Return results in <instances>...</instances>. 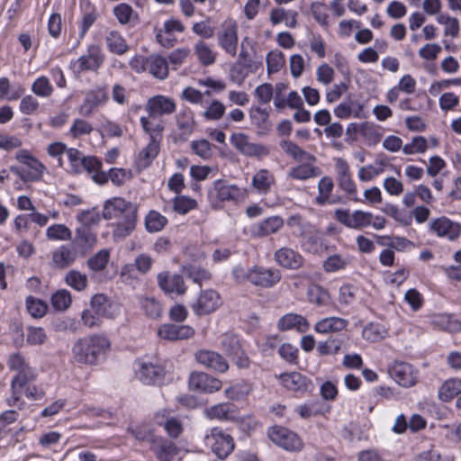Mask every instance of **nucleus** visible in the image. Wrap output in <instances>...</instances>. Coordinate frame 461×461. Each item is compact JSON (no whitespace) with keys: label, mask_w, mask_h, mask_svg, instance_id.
Returning a JSON list of instances; mask_svg holds the SVG:
<instances>
[{"label":"nucleus","mask_w":461,"mask_h":461,"mask_svg":"<svg viewBox=\"0 0 461 461\" xmlns=\"http://www.w3.org/2000/svg\"><path fill=\"white\" fill-rule=\"evenodd\" d=\"M36 378L35 371L29 366L20 370L16 376L12 381V391L14 401L19 399V395L22 393L23 389L29 383L34 381Z\"/></svg>","instance_id":"obj_36"},{"label":"nucleus","mask_w":461,"mask_h":461,"mask_svg":"<svg viewBox=\"0 0 461 461\" xmlns=\"http://www.w3.org/2000/svg\"><path fill=\"white\" fill-rule=\"evenodd\" d=\"M222 303L220 294L212 289L202 291L193 310L197 315H206L216 311Z\"/></svg>","instance_id":"obj_14"},{"label":"nucleus","mask_w":461,"mask_h":461,"mask_svg":"<svg viewBox=\"0 0 461 461\" xmlns=\"http://www.w3.org/2000/svg\"><path fill=\"white\" fill-rule=\"evenodd\" d=\"M249 117L251 123L258 129L259 134H266L272 129V122L267 109L258 106L251 107Z\"/></svg>","instance_id":"obj_35"},{"label":"nucleus","mask_w":461,"mask_h":461,"mask_svg":"<svg viewBox=\"0 0 461 461\" xmlns=\"http://www.w3.org/2000/svg\"><path fill=\"white\" fill-rule=\"evenodd\" d=\"M15 158L23 166L21 167L12 166L10 170L23 182H36L42 178L46 169L45 166L28 150H19L15 155Z\"/></svg>","instance_id":"obj_4"},{"label":"nucleus","mask_w":461,"mask_h":461,"mask_svg":"<svg viewBox=\"0 0 461 461\" xmlns=\"http://www.w3.org/2000/svg\"><path fill=\"white\" fill-rule=\"evenodd\" d=\"M189 387L194 391L212 393L221 389L222 382L206 373L194 372L189 376Z\"/></svg>","instance_id":"obj_16"},{"label":"nucleus","mask_w":461,"mask_h":461,"mask_svg":"<svg viewBox=\"0 0 461 461\" xmlns=\"http://www.w3.org/2000/svg\"><path fill=\"white\" fill-rule=\"evenodd\" d=\"M104 55L97 45H91L87 53L72 63L74 71L80 74L85 71H96L104 63Z\"/></svg>","instance_id":"obj_11"},{"label":"nucleus","mask_w":461,"mask_h":461,"mask_svg":"<svg viewBox=\"0 0 461 461\" xmlns=\"http://www.w3.org/2000/svg\"><path fill=\"white\" fill-rule=\"evenodd\" d=\"M245 278L255 285L271 287L280 281L281 274L277 269L254 267L246 274Z\"/></svg>","instance_id":"obj_17"},{"label":"nucleus","mask_w":461,"mask_h":461,"mask_svg":"<svg viewBox=\"0 0 461 461\" xmlns=\"http://www.w3.org/2000/svg\"><path fill=\"white\" fill-rule=\"evenodd\" d=\"M107 94L103 88H97L86 94L84 103L79 106V113L84 116H90L94 110L107 101Z\"/></svg>","instance_id":"obj_30"},{"label":"nucleus","mask_w":461,"mask_h":461,"mask_svg":"<svg viewBox=\"0 0 461 461\" xmlns=\"http://www.w3.org/2000/svg\"><path fill=\"white\" fill-rule=\"evenodd\" d=\"M176 103L173 99L164 95H156L149 99L146 110L149 117L157 118L164 114L173 113L176 110Z\"/></svg>","instance_id":"obj_25"},{"label":"nucleus","mask_w":461,"mask_h":461,"mask_svg":"<svg viewBox=\"0 0 461 461\" xmlns=\"http://www.w3.org/2000/svg\"><path fill=\"white\" fill-rule=\"evenodd\" d=\"M359 133L368 146L377 144L382 138L378 127L371 122H364L360 125Z\"/></svg>","instance_id":"obj_45"},{"label":"nucleus","mask_w":461,"mask_h":461,"mask_svg":"<svg viewBox=\"0 0 461 461\" xmlns=\"http://www.w3.org/2000/svg\"><path fill=\"white\" fill-rule=\"evenodd\" d=\"M284 220L281 216H270L258 222L254 229L257 236L266 237L276 233L284 226Z\"/></svg>","instance_id":"obj_38"},{"label":"nucleus","mask_w":461,"mask_h":461,"mask_svg":"<svg viewBox=\"0 0 461 461\" xmlns=\"http://www.w3.org/2000/svg\"><path fill=\"white\" fill-rule=\"evenodd\" d=\"M105 42L109 50L118 55L124 54L129 49L126 41L116 31H111L107 33Z\"/></svg>","instance_id":"obj_43"},{"label":"nucleus","mask_w":461,"mask_h":461,"mask_svg":"<svg viewBox=\"0 0 461 461\" xmlns=\"http://www.w3.org/2000/svg\"><path fill=\"white\" fill-rule=\"evenodd\" d=\"M204 441L220 459H225L234 449L232 437L220 428H212Z\"/></svg>","instance_id":"obj_6"},{"label":"nucleus","mask_w":461,"mask_h":461,"mask_svg":"<svg viewBox=\"0 0 461 461\" xmlns=\"http://www.w3.org/2000/svg\"><path fill=\"white\" fill-rule=\"evenodd\" d=\"M167 415V411L163 410L156 414V421L159 425H163L164 429L171 438H178L183 432V425L181 421L176 418L167 419L163 421V419Z\"/></svg>","instance_id":"obj_40"},{"label":"nucleus","mask_w":461,"mask_h":461,"mask_svg":"<svg viewBox=\"0 0 461 461\" xmlns=\"http://www.w3.org/2000/svg\"><path fill=\"white\" fill-rule=\"evenodd\" d=\"M350 261L348 256L333 254L323 262V269L329 273L342 270L350 264Z\"/></svg>","instance_id":"obj_46"},{"label":"nucleus","mask_w":461,"mask_h":461,"mask_svg":"<svg viewBox=\"0 0 461 461\" xmlns=\"http://www.w3.org/2000/svg\"><path fill=\"white\" fill-rule=\"evenodd\" d=\"M280 148L287 157L299 163L289 169L287 173L289 178L305 181L321 176L320 167L315 166L316 158L314 155L303 149L291 140H282Z\"/></svg>","instance_id":"obj_2"},{"label":"nucleus","mask_w":461,"mask_h":461,"mask_svg":"<svg viewBox=\"0 0 461 461\" xmlns=\"http://www.w3.org/2000/svg\"><path fill=\"white\" fill-rule=\"evenodd\" d=\"M26 308L28 312L34 318H41L47 312V304L32 296H28L26 299Z\"/></svg>","instance_id":"obj_60"},{"label":"nucleus","mask_w":461,"mask_h":461,"mask_svg":"<svg viewBox=\"0 0 461 461\" xmlns=\"http://www.w3.org/2000/svg\"><path fill=\"white\" fill-rule=\"evenodd\" d=\"M194 53L198 60L203 66H210L216 60V53L212 50L209 44L203 41H199L194 45Z\"/></svg>","instance_id":"obj_44"},{"label":"nucleus","mask_w":461,"mask_h":461,"mask_svg":"<svg viewBox=\"0 0 461 461\" xmlns=\"http://www.w3.org/2000/svg\"><path fill=\"white\" fill-rule=\"evenodd\" d=\"M278 379L284 387L294 393H303L312 387L311 380L299 372L281 374Z\"/></svg>","instance_id":"obj_20"},{"label":"nucleus","mask_w":461,"mask_h":461,"mask_svg":"<svg viewBox=\"0 0 461 461\" xmlns=\"http://www.w3.org/2000/svg\"><path fill=\"white\" fill-rule=\"evenodd\" d=\"M348 326V321L339 317H327L315 323L314 330L318 333H336L345 330Z\"/></svg>","instance_id":"obj_34"},{"label":"nucleus","mask_w":461,"mask_h":461,"mask_svg":"<svg viewBox=\"0 0 461 461\" xmlns=\"http://www.w3.org/2000/svg\"><path fill=\"white\" fill-rule=\"evenodd\" d=\"M389 374L402 387H411L417 383V370L406 362H394L389 369Z\"/></svg>","instance_id":"obj_13"},{"label":"nucleus","mask_w":461,"mask_h":461,"mask_svg":"<svg viewBox=\"0 0 461 461\" xmlns=\"http://www.w3.org/2000/svg\"><path fill=\"white\" fill-rule=\"evenodd\" d=\"M195 126L193 112L189 108L181 110L176 116V129L173 131L175 141H185Z\"/></svg>","instance_id":"obj_15"},{"label":"nucleus","mask_w":461,"mask_h":461,"mask_svg":"<svg viewBox=\"0 0 461 461\" xmlns=\"http://www.w3.org/2000/svg\"><path fill=\"white\" fill-rule=\"evenodd\" d=\"M167 223V218L156 211H150L145 218V227L149 232L160 231Z\"/></svg>","instance_id":"obj_47"},{"label":"nucleus","mask_w":461,"mask_h":461,"mask_svg":"<svg viewBox=\"0 0 461 461\" xmlns=\"http://www.w3.org/2000/svg\"><path fill=\"white\" fill-rule=\"evenodd\" d=\"M218 45L230 56L235 57L238 51V24L235 21L225 20L217 32Z\"/></svg>","instance_id":"obj_7"},{"label":"nucleus","mask_w":461,"mask_h":461,"mask_svg":"<svg viewBox=\"0 0 461 461\" xmlns=\"http://www.w3.org/2000/svg\"><path fill=\"white\" fill-rule=\"evenodd\" d=\"M429 229L438 236L449 240H456L461 233V225L445 216L433 220L429 224Z\"/></svg>","instance_id":"obj_21"},{"label":"nucleus","mask_w":461,"mask_h":461,"mask_svg":"<svg viewBox=\"0 0 461 461\" xmlns=\"http://www.w3.org/2000/svg\"><path fill=\"white\" fill-rule=\"evenodd\" d=\"M150 449L160 461H171L178 453L176 444L162 437H155L151 439Z\"/></svg>","instance_id":"obj_28"},{"label":"nucleus","mask_w":461,"mask_h":461,"mask_svg":"<svg viewBox=\"0 0 461 461\" xmlns=\"http://www.w3.org/2000/svg\"><path fill=\"white\" fill-rule=\"evenodd\" d=\"M246 196V191L236 185L220 179L212 183L208 191V199L213 208H221L224 202H238Z\"/></svg>","instance_id":"obj_5"},{"label":"nucleus","mask_w":461,"mask_h":461,"mask_svg":"<svg viewBox=\"0 0 461 461\" xmlns=\"http://www.w3.org/2000/svg\"><path fill=\"white\" fill-rule=\"evenodd\" d=\"M219 339L221 349L230 357L233 353H237V350L241 347L239 339L233 333H224Z\"/></svg>","instance_id":"obj_54"},{"label":"nucleus","mask_w":461,"mask_h":461,"mask_svg":"<svg viewBox=\"0 0 461 461\" xmlns=\"http://www.w3.org/2000/svg\"><path fill=\"white\" fill-rule=\"evenodd\" d=\"M110 347L111 342L104 335L94 334L80 338L72 347L73 359L79 364L95 365Z\"/></svg>","instance_id":"obj_3"},{"label":"nucleus","mask_w":461,"mask_h":461,"mask_svg":"<svg viewBox=\"0 0 461 461\" xmlns=\"http://www.w3.org/2000/svg\"><path fill=\"white\" fill-rule=\"evenodd\" d=\"M204 415L211 420H236L239 418L237 407L233 403L222 402L204 410Z\"/></svg>","instance_id":"obj_27"},{"label":"nucleus","mask_w":461,"mask_h":461,"mask_svg":"<svg viewBox=\"0 0 461 461\" xmlns=\"http://www.w3.org/2000/svg\"><path fill=\"white\" fill-rule=\"evenodd\" d=\"M427 149V140L422 136H417L410 143L403 146L402 151L406 155H412L415 153H424Z\"/></svg>","instance_id":"obj_62"},{"label":"nucleus","mask_w":461,"mask_h":461,"mask_svg":"<svg viewBox=\"0 0 461 461\" xmlns=\"http://www.w3.org/2000/svg\"><path fill=\"white\" fill-rule=\"evenodd\" d=\"M138 207L123 198L114 197L105 202L103 211L106 220H116L113 237L123 239L129 236L135 229L137 222Z\"/></svg>","instance_id":"obj_1"},{"label":"nucleus","mask_w":461,"mask_h":461,"mask_svg":"<svg viewBox=\"0 0 461 461\" xmlns=\"http://www.w3.org/2000/svg\"><path fill=\"white\" fill-rule=\"evenodd\" d=\"M158 335L166 340L188 339L194 335V329L190 325L164 323L159 326Z\"/></svg>","instance_id":"obj_18"},{"label":"nucleus","mask_w":461,"mask_h":461,"mask_svg":"<svg viewBox=\"0 0 461 461\" xmlns=\"http://www.w3.org/2000/svg\"><path fill=\"white\" fill-rule=\"evenodd\" d=\"M159 152V140L155 136L149 140V144L140 151L136 158V166L139 170L144 169L151 165L154 158Z\"/></svg>","instance_id":"obj_33"},{"label":"nucleus","mask_w":461,"mask_h":461,"mask_svg":"<svg viewBox=\"0 0 461 461\" xmlns=\"http://www.w3.org/2000/svg\"><path fill=\"white\" fill-rule=\"evenodd\" d=\"M32 93L42 98H49L53 94L54 88L47 77H38L32 85Z\"/></svg>","instance_id":"obj_50"},{"label":"nucleus","mask_w":461,"mask_h":461,"mask_svg":"<svg viewBox=\"0 0 461 461\" xmlns=\"http://www.w3.org/2000/svg\"><path fill=\"white\" fill-rule=\"evenodd\" d=\"M212 145L206 140H198L191 142L194 153L204 160H208L212 155Z\"/></svg>","instance_id":"obj_59"},{"label":"nucleus","mask_w":461,"mask_h":461,"mask_svg":"<svg viewBox=\"0 0 461 461\" xmlns=\"http://www.w3.org/2000/svg\"><path fill=\"white\" fill-rule=\"evenodd\" d=\"M230 141L240 154L247 157L261 158L269 154L266 146L250 141L249 137L243 132L232 133Z\"/></svg>","instance_id":"obj_8"},{"label":"nucleus","mask_w":461,"mask_h":461,"mask_svg":"<svg viewBox=\"0 0 461 461\" xmlns=\"http://www.w3.org/2000/svg\"><path fill=\"white\" fill-rule=\"evenodd\" d=\"M333 188L334 183L332 178L330 176L322 177L318 184L319 194L316 197L317 203L320 205L325 204L329 201Z\"/></svg>","instance_id":"obj_52"},{"label":"nucleus","mask_w":461,"mask_h":461,"mask_svg":"<svg viewBox=\"0 0 461 461\" xmlns=\"http://www.w3.org/2000/svg\"><path fill=\"white\" fill-rule=\"evenodd\" d=\"M276 183L274 173L267 168H261L252 176L251 187L259 194H267L270 193Z\"/></svg>","instance_id":"obj_29"},{"label":"nucleus","mask_w":461,"mask_h":461,"mask_svg":"<svg viewBox=\"0 0 461 461\" xmlns=\"http://www.w3.org/2000/svg\"><path fill=\"white\" fill-rule=\"evenodd\" d=\"M461 393V379L451 378L447 380L438 390V398L443 402H449Z\"/></svg>","instance_id":"obj_42"},{"label":"nucleus","mask_w":461,"mask_h":461,"mask_svg":"<svg viewBox=\"0 0 461 461\" xmlns=\"http://www.w3.org/2000/svg\"><path fill=\"white\" fill-rule=\"evenodd\" d=\"M432 325L441 330L457 332L461 330V321L450 314H435L431 317Z\"/></svg>","instance_id":"obj_39"},{"label":"nucleus","mask_w":461,"mask_h":461,"mask_svg":"<svg viewBox=\"0 0 461 461\" xmlns=\"http://www.w3.org/2000/svg\"><path fill=\"white\" fill-rule=\"evenodd\" d=\"M157 279L158 286L166 294L182 295L186 292V285L180 275L162 272L158 275Z\"/></svg>","instance_id":"obj_24"},{"label":"nucleus","mask_w":461,"mask_h":461,"mask_svg":"<svg viewBox=\"0 0 461 461\" xmlns=\"http://www.w3.org/2000/svg\"><path fill=\"white\" fill-rule=\"evenodd\" d=\"M276 262L287 269L296 270L303 266V257L294 249L283 247L275 252Z\"/></svg>","instance_id":"obj_23"},{"label":"nucleus","mask_w":461,"mask_h":461,"mask_svg":"<svg viewBox=\"0 0 461 461\" xmlns=\"http://www.w3.org/2000/svg\"><path fill=\"white\" fill-rule=\"evenodd\" d=\"M277 326L281 330H296L299 332H305L308 330L310 324L303 316L288 313L278 321Z\"/></svg>","instance_id":"obj_37"},{"label":"nucleus","mask_w":461,"mask_h":461,"mask_svg":"<svg viewBox=\"0 0 461 461\" xmlns=\"http://www.w3.org/2000/svg\"><path fill=\"white\" fill-rule=\"evenodd\" d=\"M89 309L102 318L108 319H113L119 312L118 305L111 302L102 294H95L92 297Z\"/></svg>","instance_id":"obj_26"},{"label":"nucleus","mask_w":461,"mask_h":461,"mask_svg":"<svg viewBox=\"0 0 461 461\" xmlns=\"http://www.w3.org/2000/svg\"><path fill=\"white\" fill-rule=\"evenodd\" d=\"M66 283L77 291H84L87 286V276L77 270H70L65 276Z\"/></svg>","instance_id":"obj_53"},{"label":"nucleus","mask_w":461,"mask_h":461,"mask_svg":"<svg viewBox=\"0 0 461 461\" xmlns=\"http://www.w3.org/2000/svg\"><path fill=\"white\" fill-rule=\"evenodd\" d=\"M97 239L88 227H81L76 230V236L73 240V247L78 253L85 255L96 244Z\"/></svg>","instance_id":"obj_31"},{"label":"nucleus","mask_w":461,"mask_h":461,"mask_svg":"<svg viewBox=\"0 0 461 461\" xmlns=\"http://www.w3.org/2000/svg\"><path fill=\"white\" fill-rule=\"evenodd\" d=\"M141 307L145 314L151 318L157 319L161 316L162 306L155 298H144L141 300Z\"/></svg>","instance_id":"obj_61"},{"label":"nucleus","mask_w":461,"mask_h":461,"mask_svg":"<svg viewBox=\"0 0 461 461\" xmlns=\"http://www.w3.org/2000/svg\"><path fill=\"white\" fill-rule=\"evenodd\" d=\"M268 437L275 444L289 451H300L303 443L297 434L283 428L273 427L268 430Z\"/></svg>","instance_id":"obj_10"},{"label":"nucleus","mask_w":461,"mask_h":461,"mask_svg":"<svg viewBox=\"0 0 461 461\" xmlns=\"http://www.w3.org/2000/svg\"><path fill=\"white\" fill-rule=\"evenodd\" d=\"M148 71L156 78L165 79L168 76L167 59L161 56L149 57Z\"/></svg>","instance_id":"obj_41"},{"label":"nucleus","mask_w":461,"mask_h":461,"mask_svg":"<svg viewBox=\"0 0 461 461\" xmlns=\"http://www.w3.org/2000/svg\"><path fill=\"white\" fill-rule=\"evenodd\" d=\"M285 59L282 51L275 50L267 56V65L268 73L279 71L285 65Z\"/></svg>","instance_id":"obj_58"},{"label":"nucleus","mask_w":461,"mask_h":461,"mask_svg":"<svg viewBox=\"0 0 461 461\" xmlns=\"http://www.w3.org/2000/svg\"><path fill=\"white\" fill-rule=\"evenodd\" d=\"M387 335V330L384 325L380 323H369L366 325L363 331L362 336L366 340L371 342H377L383 339Z\"/></svg>","instance_id":"obj_48"},{"label":"nucleus","mask_w":461,"mask_h":461,"mask_svg":"<svg viewBox=\"0 0 461 461\" xmlns=\"http://www.w3.org/2000/svg\"><path fill=\"white\" fill-rule=\"evenodd\" d=\"M70 293L66 290H60L55 293L51 297L52 306L58 311H65L71 304Z\"/></svg>","instance_id":"obj_63"},{"label":"nucleus","mask_w":461,"mask_h":461,"mask_svg":"<svg viewBox=\"0 0 461 461\" xmlns=\"http://www.w3.org/2000/svg\"><path fill=\"white\" fill-rule=\"evenodd\" d=\"M138 378L146 384L161 383L165 376L164 367L150 361L138 363Z\"/></svg>","instance_id":"obj_22"},{"label":"nucleus","mask_w":461,"mask_h":461,"mask_svg":"<svg viewBox=\"0 0 461 461\" xmlns=\"http://www.w3.org/2000/svg\"><path fill=\"white\" fill-rule=\"evenodd\" d=\"M335 217L339 222L348 228L362 230L371 226L372 212L361 210L350 212L348 210L337 209Z\"/></svg>","instance_id":"obj_9"},{"label":"nucleus","mask_w":461,"mask_h":461,"mask_svg":"<svg viewBox=\"0 0 461 461\" xmlns=\"http://www.w3.org/2000/svg\"><path fill=\"white\" fill-rule=\"evenodd\" d=\"M460 104V98L453 92L443 93L438 98V106L444 113L456 111Z\"/></svg>","instance_id":"obj_55"},{"label":"nucleus","mask_w":461,"mask_h":461,"mask_svg":"<svg viewBox=\"0 0 461 461\" xmlns=\"http://www.w3.org/2000/svg\"><path fill=\"white\" fill-rule=\"evenodd\" d=\"M109 258V251L107 249H102L87 260V265L91 270L99 272L106 267Z\"/></svg>","instance_id":"obj_57"},{"label":"nucleus","mask_w":461,"mask_h":461,"mask_svg":"<svg viewBox=\"0 0 461 461\" xmlns=\"http://www.w3.org/2000/svg\"><path fill=\"white\" fill-rule=\"evenodd\" d=\"M335 170L339 188L347 194L350 195L354 201H359L357 197V185L352 179L348 163L342 158L335 159Z\"/></svg>","instance_id":"obj_12"},{"label":"nucleus","mask_w":461,"mask_h":461,"mask_svg":"<svg viewBox=\"0 0 461 461\" xmlns=\"http://www.w3.org/2000/svg\"><path fill=\"white\" fill-rule=\"evenodd\" d=\"M93 131V126L91 123L83 119H76L69 130V134L77 139L82 135L90 134Z\"/></svg>","instance_id":"obj_64"},{"label":"nucleus","mask_w":461,"mask_h":461,"mask_svg":"<svg viewBox=\"0 0 461 461\" xmlns=\"http://www.w3.org/2000/svg\"><path fill=\"white\" fill-rule=\"evenodd\" d=\"M195 360L205 367L219 373H225L229 369L228 362L215 351L200 349L195 353Z\"/></svg>","instance_id":"obj_19"},{"label":"nucleus","mask_w":461,"mask_h":461,"mask_svg":"<svg viewBox=\"0 0 461 461\" xmlns=\"http://www.w3.org/2000/svg\"><path fill=\"white\" fill-rule=\"evenodd\" d=\"M310 303L318 306L326 305L330 301V294L326 289L318 285H312L307 292Z\"/></svg>","instance_id":"obj_51"},{"label":"nucleus","mask_w":461,"mask_h":461,"mask_svg":"<svg viewBox=\"0 0 461 461\" xmlns=\"http://www.w3.org/2000/svg\"><path fill=\"white\" fill-rule=\"evenodd\" d=\"M437 22L444 25V34L452 38L459 35V22L456 18L451 17L447 14H440L437 16Z\"/></svg>","instance_id":"obj_49"},{"label":"nucleus","mask_w":461,"mask_h":461,"mask_svg":"<svg viewBox=\"0 0 461 461\" xmlns=\"http://www.w3.org/2000/svg\"><path fill=\"white\" fill-rule=\"evenodd\" d=\"M77 249L63 245L52 252L51 262L54 267L66 268L77 258Z\"/></svg>","instance_id":"obj_32"},{"label":"nucleus","mask_w":461,"mask_h":461,"mask_svg":"<svg viewBox=\"0 0 461 461\" xmlns=\"http://www.w3.org/2000/svg\"><path fill=\"white\" fill-rule=\"evenodd\" d=\"M71 234V230L64 224H53L46 230L47 238L52 240H68Z\"/></svg>","instance_id":"obj_56"}]
</instances>
